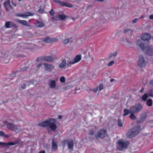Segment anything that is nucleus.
Masks as SVG:
<instances>
[{
  "label": "nucleus",
  "instance_id": "obj_1",
  "mask_svg": "<svg viewBox=\"0 0 153 153\" xmlns=\"http://www.w3.org/2000/svg\"><path fill=\"white\" fill-rule=\"evenodd\" d=\"M140 126L139 125L132 128L126 134V136L128 138H131L137 135L140 131Z\"/></svg>",
  "mask_w": 153,
  "mask_h": 153
},
{
  "label": "nucleus",
  "instance_id": "obj_2",
  "mask_svg": "<svg viewBox=\"0 0 153 153\" xmlns=\"http://www.w3.org/2000/svg\"><path fill=\"white\" fill-rule=\"evenodd\" d=\"M142 50L146 55L150 56L153 55V48L150 45L148 44L145 45Z\"/></svg>",
  "mask_w": 153,
  "mask_h": 153
},
{
  "label": "nucleus",
  "instance_id": "obj_3",
  "mask_svg": "<svg viewBox=\"0 0 153 153\" xmlns=\"http://www.w3.org/2000/svg\"><path fill=\"white\" fill-rule=\"evenodd\" d=\"M143 108L141 104L140 103L136 104L130 108V112L137 113L140 111Z\"/></svg>",
  "mask_w": 153,
  "mask_h": 153
},
{
  "label": "nucleus",
  "instance_id": "obj_4",
  "mask_svg": "<svg viewBox=\"0 0 153 153\" xmlns=\"http://www.w3.org/2000/svg\"><path fill=\"white\" fill-rule=\"evenodd\" d=\"M107 135V131L103 129L99 130L95 134V137L96 139L99 138L103 139Z\"/></svg>",
  "mask_w": 153,
  "mask_h": 153
},
{
  "label": "nucleus",
  "instance_id": "obj_5",
  "mask_svg": "<svg viewBox=\"0 0 153 153\" xmlns=\"http://www.w3.org/2000/svg\"><path fill=\"white\" fill-rule=\"evenodd\" d=\"M0 57L4 58V61L6 63L9 62L10 59L8 52L4 50H3L1 51Z\"/></svg>",
  "mask_w": 153,
  "mask_h": 153
},
{
  "label": "nucleus",
  "instance_id": "obj_6",
  "mask_svg": "<svg viewBox=\"0 0 153 153\" xmlns=\"http://www.w3.org/2000/svg\"><path fill=\"white\" fill-rule=\"evenodd\" d=\"M118 147L117 149L119 150H122L123 149L127 148L129 142L123 140H120L118 141Z\"/></svg>",
  "mask_w": 153,
  "mask_h": 153
},
{
  "label": "nucleus",
  "instance_id": "obj_7",
  "mask_svg": "<svg viewBox=\"0 0 153 153\" xmlns=\"http://www.w3.org/2000/svg\"><path fill=\"white\" fill-rule=\"evenodd\" d=\"M147 62L145 60L144 57L142 55H140L138 59V65L141 68L145 67L146 65Z\"/></svg>",
  "mask_w": 153,
  "mask_h": 153
},
{
  "label": "nucleus",
  "instance_id": "obj_8",
  "mask_svg": "<svg viewBox=\"0 0 153 153\" xmlns=\"http://www.w3.org/2000/svg\"><path fill=\"white\" fill-rule=\"evenodd\" d=\"M7 127L8 129L12 131L17 130L18 131H21V130L19 128V126H16L13 123H8L7 124Z\"/></svg>",
  "mask_w": 153,
  "mask_h": 153
},
{
  "label": "nucleus",
  "instance_id": "obj_9",
  "mask_svg": "<svg viewBox=\"0 0 153 153\" xmlns=\"http://www.w3.org/2000/svg\"><path fill=\"white\" fill-rule=\"evenodd\" d=\"M58 39L55 38H51L49 37H46L42 38V40L44 42L47 43H53L57 41Z\"/></svg>",
  "mask_w": 153,
  "mask_h": 153
},
{
  "label": "nucleus",
  "instance_id": "obj_10",
  "mask_svg": "<svg viewBox=\"0 0 153 153\" xmlns=\"http://www.w3.org/2000/svg\"><path fill=\"white\" fill-rule=\"evenodd\" d=\"M66 18V16L64 14H60L57 15L56 17H53L51 19L53 20L60 21V20L64 21Z\"/></svg>",
  "mask_w": 153,
  "mask_h": 153
},
{
  "label": "nucleus",
  "instance_id": "obj_11",
  "mask_svg": "<svg viewBox=\"0 0 153 153\" xmlns=\"http://www.w3.org/2000/svg\"><path fill=\"white\" fill-rule=\"evenodd\" d=\"M56 121V120L54 119H51V122L49 126L52 131H55L57 128L56 125L54 123Z\"/></svg>",
  "mask_w": 153,
  "mask_h": 153
},
{
  "label": "nucleus",
  "instance_id": "obj_12",
  "mask_svg": "<svg viewBox=\"0 0 153 153\" xmlns=\"http://www.w3.org/2000/svg\"><path fill=\"white\" fill-rule=\"evenodd\" d=\"M45 69L47 71L51 72L52 70L54 69V67L53 65L51 64L47 63H43Z\"/></svg>",
  "mask_w": 153,
  "mask_h": 153
},
{
  "label": "nucleus",
  "instance_id": "obj_13",
  "mask_svg": "<svg viewBox=\"0 0 153 153\" xmlns=\"http://www.w3.org/2000/svg\"><path fill=\"white\" fill-rule=\"evenodd\" d=\"M48 84L50 88L55 89L56 87V81L54 80H50Z\"/></svg>",
  "mask_w": 153,
  "mask_h": 153
},
{
  "label": "nucleus",
  "instance_id": "obj_14",
  "mask_svg": "<svg viewBox=\"0 0 153 153\" xmlns=\"http://www.w3.org/2000/svg\"><path fill=\"white\" fill-rule=\"evenodd\" d=\"M5 27L6 28H10L12 27L17 28L18 27L13 22L10 21L7 22H5Z\"/></svg>",
  "mask_w": 153,
  "mask_h": 153
},
{
  "label": "nucleus",
  "instance_id": "obj_15",
  "mask_svg": "<svg viewBox=\"0 0 153 153\" xmlns=\"http://www.w3.org/2000/svg\"><path fill=\"white\" fill-rule=\"evenodd\" d=\"M19 143V141L16 140L14 142H11L9 143H4L3 144V147H7L9 146H13Z\"/></svg>",
  "mask_w": 153,
  "mask_h": 153
},
{
  "label": "nucleus",
  "instance_id": "obj_16",
  "mask_svg": "<svg viewBox=\"0 0 153 153\" xmlns=\"http://www.w3.org/2000/svg\"><path fill=\"white\" fill-rule=\"evenodd\" d=\"M51 119H49L48 120H45L43 122H42L41 123L39 124V126L44 127L48 126L50 124L51 122Z\"/></svg>",
  "mask_w": 153,
  "mask_h": 153
},
{
  "label": "nucleus",
  "instance_id": "obj_17",
  "mask_svg": "<svg viewBox=\"0 0 153 153\" xmlns=\"http://www.w3.org/2000/svg\"><path fill=\"white\" fill-rule=\"evenodd\" d=\"M43 59L47 62H52L54 60V57L52 56H47L43 57Z\"/></svg>",
  "mask_w": 153,
  "mask_h": 153
},
{
  "label": "nucleus",
  "instance_id": "obj_18",
  "mask_svg": "<svg viewBox=\"0 0 153 153\" xmlns=\"http://www.w3.org/2000/svg\"><path fill=\"white\" fill-rule=\"evenodd\" d=\"M59 3L60 5L62 6H65L70 8L73 7V6L72 4L68 2H65L63 1H59Z\"/></svg>",
  "mask_w": 153,
  "mask_h": 153
},
{
  "label": "nucleus",
  "instance_id": "obj_19",
  "mask_svg": "<svg viewBox=\"0 0 153 153\" xmlns=\"http://www.w3.org/2000/svg\"><path fill=\"white\" fill-rule=\"evenodd\" d=\"M150 34L147 33H145L142 35L141 36V39L144 41H148L150 38Z\"/></svg>",
  "mask_w": 153,
  "mask_h": 153
},
{
  "label": "nucleus",
  "instance_id": "obj_20",
  "mask_svg": "<svg viewBox=\"0 0 153 153\" xmlns=\"http://www.w3.org/2000/svg\"><path fill=\"white\" fill-rule=\"evenodd\" d=\"M16 22L22 24V25L26 26H31L30 25L28 24L27 22L26 21L20 20L18 19H16Z\"/></svg>",
  "mask_w": 153,
  "mask_h": 153
},
{
  "label": "nucleus",
  "instance_id": "obj_21",
  "mask_svg": "<svg viewBox=\"0 0 153 153\" xmlns=\"http://www.w3.org/2000/svg\"><path fill=\"white\" fill-rule=\"evenodd\" d=\"M67 143L68 149L71 151H73L74 146V143L73 140H68Z\"/></svg>",
  "mask_w": 153,
  "mask_h": 153
},
{
  "label": "nucleus",
  "instance_id": "obj_22",
  "mask_svg": "<svg viewBox=\"0 0 153 153\" xmlns=\"http://www.w3.org/2000/svg\"><path fill=\"white\" fill-rule=\"evenodd\" d=\"M136 45L139 46L142 50L145 46L144 44L142 42V40L140 39H138L137 41Z\"/></svg>",
  "mask_w": 153,
  "mask_h": 153
},
{
  "label": "nucleus",
  "instance_id": "obj_23",
  "mask_svg": "<svg viewBox=\"0 0 153 153\" xmlns=\"http://www.w3.org/2000/svg\"><path fill=\"white\" fill-rule=\"evenodd\" d=\"M57 149V143L56 142H54L53 140H52V143L51 150L53 151H55Z\"/></svg>",
  "mask_w": 153,
  "mask_h": 153
},
{
  "label": "nucleus",
  "instance_id": "obj_24",
  "mask_svg": "<svg viewBox=\"0 0 153 153\" xmlns=\"http://www.w3.org/2000/svg\"><path fill=\"white\" fill-rule=\"evenodd\" d=\"M33 15V14L29 12H26L24 14H19L16 15L17 16L22 17H27V16Z\"/></svg>",
  "mask_w": 153,
  "mask_h": 153
},
{
  "label": "nucleus",
  "instance_id": "obj_25",
  "mask_svg": "<svg viewBox=\"0 0 153 153\" xmlns=\"http://www.w3.org/2000/svg\"><path fill=\"white\" fill-rule=\"evenodd\" d=\"M3 4L5 8L6 11H8V9L7 8V7L10 8L11 7V6L10 5V1L9 0H7V1L4 2Z\"/></svg>",
  "mask_w": 153,
  "mask_h": 153
},
{
  "label": "nucleus",
  "instance_id": "obj_26",
  "mask_svg": "<svg viewBox=\"0 0 153 153\" xmlns=\"http://www.w3.org/2000/svg\"><path fill=\"white\" fill-rule=\"evenodd\" d=\"M146 117V115L145 114H142L141 116L140 120L138 121V123H140L143 121Z\"/></svg>",
  "mask_w": 153,
  "mask_h": 153
},
{
  "label": "nucleus",
  "instance_id": "obj_27",
  "mask_svg": "<svg viewBox=\"0 0 153 153\" xmlns=\"http://www.w3.org/2000/svg\"><path fill=\"white\" fill-rule=\"evenodd\" d=\"M66 65V60L64 59L61 62V63L59 64V67L60 68H64Z\"/></svg>",
  "mask_w": 153,
  "mask_h": 153
},
{
  "label": "nucleus",
  "instance_id": "obj_28",
  "mask_svg": "<svg viewBox=\"0 0 153 153\" xmlns=\"http://www.w3.org/2000/svg\"><path fill=\"white\" fill-rule=\"evenodd\" d=\"M134 31V30L129 29H125L123 31L124 33H128L130 32V35L132 36L133 35L132 33Z\"/></svg>",
  "mask_w": 153,
  "mask_h": 153
},
{
  "label": "nucleus",
  "instance_id": "obj_29",
  "mask_svg": "<svg viewBox=\"0 0 153 153\" xmlns=\"http://www.w3.org/2000/svg\"><path fill=\"white\" fill-rule=\"evenodd\" d=\"M44 25V24L43 22L39 21L37 22L36 24V26L37 27H43Z\"/></svg>",
  "mask_w": 153,
  "mask_h": 153
},
{
  "label": "nucleus",
  "instance_id": "obj_30",
  "mask_svg": "<svg viewBox=\"0 0 153 153\" xmlns=\"http://www.w3.org/2000/svg\"><path fill=\"white\" fill-rule=\"evenodd\" d=\"M81 59V56L80 55H76L74 59V61L75 63L77 62Z\"/></svg>",
  "mask_w": 153,
  "mask_h": 153
},
{
  "label": "nucleus",
  "instance_id": "obj_31",
  "mask_svg": "<svg viewBox=\"0 0 153 153\" xmlns=\"http://www.w3.org/2000/svg\"><path fill=\"white\" fill-rule=\"evenodd\" d=\"M72 41V38H70L64 40L63 41V43L64 44H67L68 43L71 42Z\"/></svg>",
  "mask_w": 153,
  "mask_h": 153
},
{
  "label": "nucleus",
  "instance_id": "obj_32",
  "mask_svg": "<svg viewBox=\"0 0 153 153\" xmlns=\"http://www.w3.org/2000/svg\"><path fill=\"white\" fill-rule=\"evenodd\" d=\"M124 114L123 116L125 117L128 115L129 113H130V109L129 110L128 109H124L123 111Z\"/></svg>",
  "mask_w": 153,
  "mask_h": 153
},
{
  "label": "nucleus",
  "instance_id": "obj_33",
  "mask_svg": "<svg viewBox=\"0 0 153 153\" xmlns=\"http://www.w3.org/2000/svg\"><path fill=\"white\" fill-rule=\"evenodd\" d=\"M117 52H114L113 53H112L110 54L109 55L108 57V59H110L112 57H115L117 55Z\"/></svg>",
  "mask_w": 153,
  "mask_h": 153
},
{
  "label": "nucleus",
  "instance_id": "obj_34",
  "mask_svg": "<svg viewBox=\"0 0 153 153\" xmlns=\"http://www.w3.org/2000/svg\"><path fill=\"white\" fill-rule=\"evenodd\" d=\"M131 114L130 115V118L133 120H135L136 119V117L134 114V113L130 112Z\"/></svg>",
  "mask_w": 153,
  "mask_h": 153
},
{
  "label": "nucleus",
  "instance_id": "obj_35",
  "mask_svg": "<svg viewBox=\"0 0 153 153\" xmlns=\"http://www.w3.org/2000/svg\"><path fill=\"white\" fill-rule=\"evenodd\" d=\"M147 104L149 106H151L152 105V100L151 99L148 100L147 102Z\"/></svg>",
  "mask_w": 153,
  "mask_h": 153
},
{
  "label": "nucleus",
  "instance_id": "obj_36",
  "mask_svg": "<svg viewBox=\"0 0 153 153\" xmlns=\"http://www.w3.org/2000/svg\"><path fill=\"white\" fill-rule=\"evenodd\" d=\"M148 97L147 94H144L142 97V99L143 101H146Z\"/></svg>",
  "mask_w": 153,
  "mask_h": 153
},
{
  "label": "nucleus",
  "instance_id": "obj_37",
  "mask_svg": "<svg viewBox=\"0 0 153 153\" xmlns=\"http://www.w3.org/2000/svg\"><path fill=\"white\" fill-rule=\"evenodd\" d=\"M147 93L149 96L153 97V93L152 90L151 89L148 91Z\"/></svg>",
  "mask_w": 153,
  "mask_h": 153
},
{
  "label": "nucleus",
  "instance_id": "obj_38",
  "mask_svg": "<svg viewBox=\"0 0 153 153\" xmlns=\"http://www.w3.org/2000/svg\"><path fill=\"white\" fill-rule=\"evenodd\" d=\"M75 63H76L75 62V61H74V60L70 61L68 62L67 64V67H69L71 65Z\"/></svg>",
  "mask_w": 153,
  "mask_h": 153
},
{
  "label": "nucleus",
  "instance_id": "obj_39",
  "mask_svg": "<svg viewBox=\"0 0 153 153\" xmlns=\"http://www.w3.org/2000/svg\"><path fill=\"white\" fill-rule=\"evenodd\" d=\"M35 81H28L26 83H25L26 86H29L30 84L32 83L34 85H36V83H34Z\"/></svg>",
  "mask_w": 153,
  "mask_h": 153
},
{
  "label": "nucleus",
  "instance_id": "obj_40",
  "mask_svg": "<svg viewBox=\"0 0 153 153\" xmlns=\"http://www.w3.org/2000/svg\"><path fill=\"white\" fill-rule=\"evenodd\" d=\"M60 81L62 83H63L65 81V78L64 76H61L59 79Z\"/></svg>",
  "mask_w": 153,
  "mask_h": 153
},
{
  "label": "nucleus",
  "instance_id": "obj_41",
  "mask_svg": "<svg viewBox=\"0 0 153 153\" xmlns=\"http://www.w3.org/2000/svg\"><path fill=\"white\" fill-rule=\"evenodd\" d=\"M0 136L1 137L4 136L5 137H7V135H5L4 132L2 131H0Z\"/></svg>",
  "mask_w": 153,
  "mask_h": 153
},
{
  "label": "nucleus",
  "instance_id": "obj_42",
  "mask_svg": "<svg viewBox=\"0 0 153 153\" xmlns=\"http://www.w3.org/2000/svg\"><path fill=\"white\" fill-rule=\"evenodd\" d=\"M49 14L51 16H53L54 14V12L53 9H52L49 12Z\"/></svg>",
  "mask_w": 153,
  "mask_h": 153
},
{
  "label": "nucleus",
  "instance_id": "obj_43",
  "mask_svg": "<svg viewBox=\"0 0 153 153\" xmlns=\"http://www.w3.org/2000/svg\"><path fill=\"white\" fill-rule=\"evenodd\" d=\"M118 125L120 127H122L123 126L122 123L120 119H118Z\"/></svg>",
  "mask_w": 153,
  "mask_h": 153
},
{
  "label": "nucleus",
  "instance_id": "obj_44",
  "mask_svg": "<svg viewBox=\"0 0 153 153\" xmlns=\"http://www.w3.org/2000/svg\"><path fill=\"white\" fill-rule=\"evenodd\" d=\"M126 43L125 44V45L127 46H129L130 44H131V42L128 40H127Z\"/></svg>",
  "mask_w": 153,
  "mask_h": 153
},
{
  "label": "nucleus",
  "instance_id": "obj_45",
  "mask_svg": "<svg viewBox=\"0 0 153 153\" xmlns=\"http://www.w3.org/2000/svg\"><path fill=\"white\" fill-rule=\"evenodd\" d=\"M114 63V61H111L109 63L108 65V66H111Z\"/></svg>",
  "mask_w": 153,
  "mask_h": 153
},
{
  "label": "nucleus",
  "instance_id": "obj_46",
  "mask_svg": "<svg viewBox=\"0 0 153 153\" xmlns=\"http://www.w3.org/2000/svg\"><path fill=\"white\" fill-rule=\"evenodd\" d=\"M138 20L139 19L137 18H135L132 21V23L133 24H134L136 23Z\"/></svg>",
  "mask_w": 153,
  "mask_h": 153
},
{
  "label": "nucleus",
  "instance_id": "obj_47",
  "mask_svg": "<svg viewBox=\"0 0 153 153\" xmlns=\"http://www.w3.org/2000/svg\"><path fill=\"white\" fill-rule=\"evenodd\" d=\"M103 87V85L102 84H100V85L99 86V91H101L102 90Z\"/></svg>",
  "mask_w": 153,
  "mask_h": 153
},
{
  "label": "nucleus",
  "instance_id": "obj_48",
  "mask_svg": "<svg viewBox=\"0 0 153 153\" xmlns=\"http://www.w3.org/2000/svg\"><path fill=\"white\" fill-rule=\"evenodd\" d=\"M68 140H65L63 141L62 143V145L63 146H65L66 143H67Z\"/></svg>",
  "mask_w": 153,
  "mask_h": 153
},
{
  "label": "nucleus",
  "instance_id": "obj_49",
  "mask_svg": "<svg viewBox=\"0 0 153 153\" xmlns=\"http://www.w3.org/2000/svg\"><path fill=\"white\" fill-rule=\"evenodd\" d=\"M42 65V63H40L39 64H37L36 65V67L37 68H40Z\"/></svg>",
  "mask_w": 153,
  "mask_h": 153
},
{
  "label": "nucleus",
  "instance_id": "obj_50",
  "mask_svg": "<svg viewBox=\"0 0 153 153\" xmlns=\"http://www.w3.org/2000/svg\"><path fill=\"white\" fill-rule=\"evenodd\" d=\"M28 69L27 67H25L21 69V71H25L27 70Z\"/></svg>",
  "mask_w": 153,
  "mask_h": 153
},
{
  "label": "nucleus",
  "instance_id": "obj_51",
  "mask_svg": "<svg viewBox=\"0 0 153 153\" xmlns=\"http://www.w3.org/2000/svg\"><path fill=\"white\" fill-rule=\"evenodd\" d=\"M90 90L91 91H93L94 93H96L97 92V91L98 90V88H95L93 89V90L91 89V90Z\"/></svg>",
  "mask_w": 153,
  "mask_h": 153
},
{
  "label": "nucleus",
  "instance_id": "obj_52",
  "mask_svg": "<svg viewBox=\"0 0 153 153\" xmlns=\"http://www.w3.org/2000/svg\"><path fill=\"white\" fill-rule=\"evenodd\" d=\"M94 134V132L93 130H91L89 133V134L90 135H92Z\"/></svg>",
  "mask_w": 153,
  "mask_h": 153
},
{
  "label": "nucleus",
  "instance_id": "obj_53",
  "mask_svg": "<svg viewBox=\"0 0 153 153\" xmlns=\"http://www.w3.org/2000/svg\"><path fill=\"white\" fill-rule=\"evenodd\" d=\"M44 11V10L43 9H40L38 10V12L39 13H43Z\"/></svg>",
  "mask_w": 153,
  "mask_h": 153
},
{
  "label": "nucleus",
  "instance_id": "obj_54",
  "mask_svg": "<svg viewBox=\"0 0 153 153\" xmlns=\"http://www.w3.org/2000/svg\"><path fill=\"white\" fill-rule=\"evenodd\" d=\"M127 40L128 39L126 38H123L122 39L121 41L124 42H126Z\"/></svg>",
  "mask_w": 153,
  "mask_h": 153
},
{
  "label": "nucleus",
  "instance_id": "obj_55",
  "mask_svg": "<svg viewBox=\"0 0 153 153\" xmlns=\"http://www.w3.org/2000/svg\"><path fill=\"white\" fill-rule=\"evenodd\" d=\"M26 86V85L24 83L21 85V87L22 88L24 89L25 88Z\"/></svg>",
  "mask_w": 153,
  "mask_h": 153
},
{
  "label": "nucleus",
  "instance_id": "obj_56",
  "mask_svg": "<svg viewBox=\"0 0 153 153\" xmlns=\"http://www.w3.org/2000/svg\"><path fill=\"white\" fill-rule=\"evenodd\" d=\"M70 88V87L69 86H67L63 88L64 90H68Z\"/></svg>",
  "mask_w": 153,
  "mask_h": 153
},
{
  "label": "nucleus",
  "instance_id": "obj_57",
  "mask_svg": "<svg viewBox=\"0 0 153 153\" xmlns=\"http://www.w3.org/2000/svg\"><path fill=\"white\" fill-rule=\"evenodd\" d=\"M79 17V16H78L77 18H74V17H71V19H72V20H73L74 21H75L76 19H78Z\"/></svg>",
  "mask_w": 153,
  "mask_h": 153
},
{
  "label": "nucleus",
  "instance_id": "obj_58",
  "mask_svg": "<svg viewBox=\"0 0 153 153\" xmlns=\"http://www.w3.org/2000/svg\"><path fill=\"white\" fill-rule=\"evenodd\" d=\"M149 19H153V15H151L149 16Z\"/></svg>",
  "mask_w": 153,
  "mask_h": 153
},
{
  "label": "nucleus",
  "instance_id": "obj_59",
  "mask_svg": "<svg viewBox=\"0 0 153 153\" xmlns=\"http://www.w3.org/2000/svg\"><path fill=\"white\" fill-rule=\"evenodd\" d=\"M53 1L56 3H59V0H53Z\"/></svg>",
  "mask_w": 153,
  "mask_h": 153
},
{
  "label": "nucleus",
  "instance_id": "obj_60",
  "mask_svg": "<svg viewBox=\"0 0 153 153\" xmlns=\"http://www.w3.org/2000/svg\"><path fill=\"white\" fill-rule=\"evenodd\" d=\"M3 144L4 142H0V146H1L3 147Z\"/></svg>",
  "mask_w": 153,
  "mask_h": 153
},
{
  "label": "nucleus",
  "instance_id": "obj_61",
  "mask_svg": "<svg viewBox=\"0 0 153 153\" xmlns=\"http://www.w3.org/2000/svg\"><path fill=\"white\" fill-rule=\"evenodd\" d=\"M144 91V88H142L141 89L140 91V93H142Z\"/></svg>",
  "mask_w": 153,
  "mask_h": 153
},
{
  "label": "nucleus",
  "instance_id": "obj_62",
  "mask_svg": "<svg viewBox=\"0 0 153 153\" xmlns=\"http://www.w3.org/2000/svg\"><path fill=\"white\" fill-rule=\"evenodd\" d=\"M39 153H45V151L43 150H41L39 151Z\"/></svg>",
  "mask_w": 153,
  "mask_h": 153
},
{
  "label": "nucleus",
  "instance_id": "obj_63",
  "mask_svg": "<svg viewBox=\"0 0 153 153\" xmlns=\"http://www.w3.org/2000/svg\"><path fill=\"white\" fill-rule=\"evenodd\" d=\"M91 5H88L87 7L86 10H87L88 9H89L91 7Z\"/></svg>",
  "mask_w": 153,
  "mask_h": 153
},
{
  "label": "nucleus",
  "instance_id": "obj_64",
  "mask_svg": "<svg viewBox=\"0 0 153 153\" xmlns=\"http://www.w3.org/2000/svg\"><path fill=\"white\" fill-rule=\"evenodd\" d=\"M91 59L92 60V61H94V56H91Z\"/></svg>",
  "mask_w": 153,
  "mask_h": 153
}]
</instances>
